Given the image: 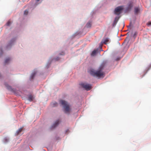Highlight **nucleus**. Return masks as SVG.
I'll list each match as a JSON object with an SVG mask.
<instances>
[{
    "label": "nucleus",
    "mask_w": 151,
    "mask_h": 151,
    "mask_svg": "<svg viewBox=\"0 0 151 151\" xmlns=\"http://www.w3.org/2000/svg\"><path fill=\"white\" fill-rule=\"evenodd\" d=\"M104 65H101L97 70H95L93 69H91L89 71V72L92 76L98 77H103L104 76V73L103 71L104 68Z\"/></svg>",
    "instance_id": "f257e3e1"
},
{
    "label": "nucleus",
    "mask_w": 151,
    "mask_h": 151,
    "mask_svg": "<svg viewBox=\"0 0 151 151\" xmlns=\"http://www.w3.org/2000/svg\"><path fill=\"white\" fill-rule=\"evenodd\" d=\"M59 102L61 105L63 106L65 113L69 114L71 111V109L70 106L68 102L63 100H60Z\"/></svg>",
    "instance_id": "f03ea898"
},
{
    "label": "nucleus",
    "mask_w": 151,
    "mask_h": 151,
    "mask_svg": "<svg viewBox=\"0 0 151 151\" xmlns=\"http://www.w3.org/2000/svg\"><path fill=\"white\" fill-rule=\"evenodd\" d=\"M79 85L86 91H89L92 88L91 85L85 82H81Z\"/></svg>",
    "instance_id": "7ed1b4c3"
},
{
    "label": "nucleus",
    "mask_w": 151,
    "mask_h": 151,
    "mask_svg": "<svg viewBox=\"0 0 151 151\" xmlns=\"http://www.w3.org/2000/svg\"><path fill=\"white\" fill-rule=\"evenodd\" d=\"M123 6H118L116 8L114 11V13L116 14L119 15L121 13V11L123 10Z\"/></svg>",
    "instance_id": "20e7f679"
},
{
    "label": "nucleus",
    "mask_w": 151,
    "mask_h": 151,
    "mask_svg": "<svg viewBox=\"0 0 151 151\" xmlns=\"http://www.w3.org/2000/svg\"><path fill=\"white\" fill-rule=\"evenodd\" d=\"M133 3L132 2H129L128 4L127 10H130L131 9V8L133 7Z\"/></svg>",
    "instance_id": "39448f33"
},
{
    "label": "nucleus",
    "mask_w": 151,
    "mask_h": 151,
    "mask_svg": "<svg viewBox=\"0 0 151 151\" xmlns=\"http://www.w3.org/2000/svg\"><path fill=\"white\" fill-rule=\"evenodd\" d=\"M140 11L139 8L138 7H136L134 8V12L135 14H137Z\"/></svg>",
    "instance_id": "423d86ee"
},
{
    "label": "nucleus",
    "mask_w": 151,
    "mask_h": 151,
    "mask_svg": "<svg viewBox=\"0 0 151 151\" xmlns=\"http://www.w3.org/2000/svg\"><path fill=\"white\" fill-rule=\"evenodd\" d=\"M119 19V17H116L115 18L114 20L113 24V26H114L116 25V23L118 21Z\"/></svg>",
    "instance_id": "0eeeda50"
},
{
    "label": "nucleus",
    "mask_w": 151,
    "mask_h": 151,
    "mask_svg": "<svg viewBox=\"0 0 151 151\" xmlns=\"http://www.w3.org/2000/svg\"><path fill=\"white\" fill-rule=\"evenodd\" d=\"M109 41V39L108 38L103 39L102 42L104 44H106Z\"/></svg>",
    "instance_id": "6e6552de"
},
{
    "label": "nucleus",
    "mask_w": 151,
    "mask_h": 151,
    "mask_svg": "<svg viewBox=\"0 0 151 151\" xmlns=\"http://www.w3.org/2000/svg\"><path fill=\"white\" fill-rule=\"evenodd\" d=\"M59 120H57L52 125V127L54 128L56 127L59 124Z\"/></svg>",
    "instance_id": "1a4fd4ad"
},
{
    "label": "nucleus",
    "mask_w": 151,
    "mask_h": 151,
    "mask_svg": "<svg viewBox=\"0 0 151 151\" xmlns=\"http://www.w3.org/2000/svg\"><path fill=\"white\" fill-rule=\"evenodd\" d=\"M98 50V49H97L96 50H95L93 51L91 54V55L92 56H93L95 55L96 53L97 52Z\"/></svg>",
    "instance_id": "9d476101"
},
{
    "label": "nucleus",
    "mask_w": 151,
    "mask_h": 151,
    "mask_svg": "<svg viewBox=\"0 0 151 151\" xmlns=\"http://www.w3.org/2000/svg\"><path fill=\"white\" fill-rule=\"evenodd\" d=\"M91 26V22H89L87 23L86 25V26L87 28L90 27Z\"/></svg>",
    "instance_id": "9b49d317"
},
{
    "label": "nucleus",
    "mask_w": 151,
    "mask_h": 151,
    "mask_svg": "<svg viewBox=\"0 0 151 151\" xmlns=\"http://www.w3.org/2000/svg\"><path fill=\"white\" fill-rule=\"evenodd\" d=\"M11 59L9 58H7L5 60L4 63L5 64H6L8 63L10 60Z\"/></svg>",
    "instance_id": "f8f14e48"
},
{
    "label": "nucleus",
    "mask_w": 151,
    "mask_h": 151,
    "mask_svg": "<svg viewBox=\"0 0 151 151\" xmlns=\"http://www.w3.org/2000/svg\"><path fill=\"white\" fill-rule=\"evenodd\" d=\"M34 99L32 95H30L28 97V100L30 101H32Z\"/></svg>",
    "instance_id": "ddd939ff"
},
{
    "label": "nucleus",
    "mask_w": 151,
    "mask_h": 151,
    "mask_svg": "<svg viewBox=\"0 0 151 151\" xmlns=\"http://www.w3.org/2000/svg\"><path fill=\"white\" fill-rule=\"evenodd\" d=\"M58 105V103L56 102H55L52 103L51 104V105L53 107L56 106H57Z\"/></svg>",
    "instance_id": "4468645a"
},
{
    "label": "nucleus",
    "mask_w": 151,
    "mask_h": 151,
    "mask_svg": "<svg viewBox=\"0 0 151 151\" xmlns=\"http://www.w3.org/2000/svg\"><path fill=\"white\" fill-rule=\"evenodd\" d=\"M5 85L6 86V87L9 90H11L12 88L11 86H9L8 84H7L6 83H5Z\"/></svg>",
    "instance_id": "2eb2a0df"
},
{
    "label": "nucleus",
    "mask_w": 151,
    "mask_h": 151,
    "mask_svg": "<svg viewBox=\"0 0 151 151\" xmlns=\"http://www.w3.org/2000/svg\"><path fill=\"white\" fill-rule=\"evenodd\" d=\"M36 74V72H34L33 73H32V75H31V76H30V78H31V79H32L34 78V77L35 76V74Z\"/></svg>",
    "instance_id": "dca6fc26"
},
{
    "label": "nucleus",
    "mask_w": 151,
    "mask_h": 151,
    "mask_svg": "<svg viewBox=\"0 0 151 151\" xmlns=\"http://www.w3.org/2000/svg\"><path fill=\"white\" fill-rule=\"evenodd\" d=\"M22 130V128H21L19 129V130L17 131V134H19Z\"/></svg>",
    "instance_id": "f3484780"
},
{
    "label": "nucleus",
    "mask_w": 151,
    "mask_h": 151,
    "mask_svg": "<svg viewBox=\"0 0 151 151\" xmlns=\"http://www.w3.org/2000/svg\"><path fill=\"white\" fill-rule=\"evenodd\" d=\"M28 11L26 10L24 12V14L25 15H27L28 13Z\"/></svg>",
    "instance_id": "a211bd4d"
},
{
    "label": "nucleus",
    "mask_w": 151,
    "mask_h": 151,
    "mask_svg": "<svg viewBox=\"0 0 151 151\" xmlns=\"http://www.w3.org/2000/svg\"><path fill=\"white\" fill-rule=\"evenodd\" d=\"M11 24V22L10 21H8L6 23V25L7 26H9Z\"/></svg>",
    "instance_id": "6ab92c4d"
},
{
    "label": "nucleus",
    "mask_w": 151,
    "mask_h": 151,
    "mask_svg": "<svg viewBox=\"0 0 151 151\" xmlns=\"http://www.w3.org/2000/svg\"><path fill=\"white\" fill-rule=\"evenodd\" d=\"M147 24L148 26H151V22H149L147 23Z\"/></svg>",
    "instance_id": "aec40b11"
},
{
    "label": "nucleus",
    "mask_w": 151,
    "mask_h": 151,
    "mask_svg": "<svg viewBox=\"0 0 151 151\" xmlns=\"http://www.w3.org/2000/svg\"><path fill=\"white\" fill-rule=\"evenodd\" d=\"M37 1H38L40 0H36Z\"/></svg>",
    "instance_id": "412c9836"
},
{
    "label": "nucleus",
    "mask_w": 151,
    "mask_h": 151,
    "mask_svg": "<svg viewBox=\"0 0 151 151\" xmlns=\"http://www.w3.org/2000/svg\"><path fill=\"white\" fill-rule=\"evenodd\" d=\"M1 74H0V77H1Z\"/></svg>",
    "instance_id": "4be33fe9"
},
{
    "label": "nucleus",
    "mask_w": 151,
    "mask_h": 151,
    "mask_svg": "<svg viewBox=\"0 0 151 151\" xmlns=\"http://www.w3.org/2000/svg\"><path fill=\"white\" fill-rule=\"evenodd\" d=\"M56 60H59V59H56Z\"/></svg>",
    "instance_id": "5701e85b"
},
{
    "label": "nucleus",
    "mask_w": 151,
    "mask_h": 151,
    "mask_svg": "<svg viewBox=\"0 0 151 151\" xmlns=\"http://www.w3.org/2000/svg\"><path fill=\"white\" fill-rule=\"evenodd\" d=\"M63 54H60V55H63Z\"/></svg>",
    "instance_id": "b1692460"
}]
</instances>
